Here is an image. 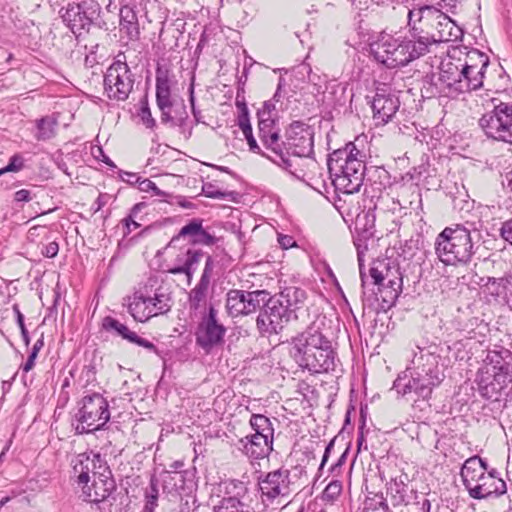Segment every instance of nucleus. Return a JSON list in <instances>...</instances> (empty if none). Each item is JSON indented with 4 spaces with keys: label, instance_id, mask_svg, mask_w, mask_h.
Wrapping results in <instances>:
<instances>
[{
    "label": "nucleus",
    "instance_id": "obj_1",
    "mask_svg": "<svg viewBox=\"0 0 512 512\" xmlns=\"http://www.w3.org/2000/svg\"><path fill=\"white\" fill-rule=\"evenodd\" d=\"M324 317L317 318L304 331L291 338L289 355L302 370L310 374L329 373L335 370L336 349L325 327Z\"/></svg>",
    "mask_w": 512,
    "mask_h": 512
},
{
    "label": "nucleus",
    "instance_id": "obj_2",
    "mask_svg": "<svg viewBox=\"0 0 512 512\" xmlns=\"http://www.w3.org/2000/svg\"><path fill=\"white\" fill-rule=\"evenodd\" d=\"M306 300V292L298 287H286L279 293L267 296L256 318V328L261 336L281 333L284 327L297 319L296 312Z\"/></svg>",
    "mask_w": 512,
    "mask_h": 512
},
{
    "label": "nucleus",
    "instance_id": "obj_3",
    "mask_svg": "<svg viewBox=\"0 0 512 512\" xmlns=\"http://www.w3.org/2000/svg\"><path fill=\"white\" fill-rule=\"evenodd\" d=\"M478 369L476 383L479 394L497 401L504 389L512 382V351L500 345L488 348Z\"/></svg>",
    "mask_w": 512,
    "mask_h": 512
},
{
    "label": "nucleus",
    "instance_id": "obj_4",
    "mask_svg": "<svg viewBox=\"0 0 512 512\" xmlns=\"http://www.w3.org/2000/svg\"><path fill=\"white\" fill-rule=\"evenodd\" d=\"M363 157L353 142L329 154L328 171L337 191L353 194L360 190L367 171Z\"/></svg>",
    "mask_w": 512,
    "mask_h": 512
},
{
    "label": "nucleus",
    "instance_id": "obj_5",
    "mask_svg": "<svg viewBox=\"0 0 512 512\" xmlns=\"http://www.w3.org/2000/svg\"><path fill=\"white\" fill-rule=\"evenodd\" d=\"M480 232L466 224L448 226L438 234L435 253L445 265H466L478 249Z\"/></svg>",
    "mask_w": 512,
    "mask_h": 512
},
{
    "label": "nucleus",
    "instance_id": "obj_6",
    "mask_svg": "<svg viewBox=\"0 0 512 512\" xmlns=\"http://www.w3.org/2000/svg\"><path fill=\"white\" fill-rule=\"evenodd\" d=\"M110 419L107 400L99 393L86 395L74 415L75 434H89L104 428Z\"/></svg>",
    "mask_w": 512,
    "mask_h": 512
},
{
    "label": "nucleus",
    "instance_id": "obj_7",
    "mask_svg": "<svg viewBox=\"0 0 512 512\" xmlns=\"http://www.w3.org/2000/svg\"><path fill=\"white\" fill-rule=\"evenodd\" d=\"M415 17L419 21L426 22L434 29L432 33L428 32L431 45L442 42H455L462 38V29L450 17L433 6H423L417 11L409 10V25H411Z\"/></svg>",
    "mask_w": 512,
    "mask_h": 512
},
{
    "label": "nucleus",
    "instance_id": "obj_8",
    "mask_svg": "<svg viewBox=\"0 0 512 512\" xmlns=\"http://www.w3.org/2000/svg\"><path fill=\"white\" fill-rule=\"evenodd\" d=\"M134 75L124 54H119L104 74V91L110 100L125 101L134 86Z\"/></svg>",
    "mask_w": 512,
    "mask_h": 512
},
{
    "label": "nucleus",
    "instance_id": "obj_9",
    "mask_svg": "<svg viewBox=\"0 0 512 512\" xmlns=\"http://www.w3.org/2000/svg\"><path fill=\"white\" fill-rule=\"evenodd\" d=\"M478 123L487 138L512 144V104L500 102L494 105Z\"/></svg>",
    "mask_w": 512,
    "mask_h": 512
},
{
    "label": "nucleus",
    "instance_id": "obj_10",
    "mask_svg": "<svg viewBox=\"0 0 512 512\" xmlns=\"http://www.w3.org/2000/svg\"><path fill=\"white\" fill-rule=\"evenodd\" d=\"M439 360V355L423 350L420 351V356L414 360L416 367L413 377L414 384H416V395L419 398H429L433 388L442 382L444 374L439 368Z\"/></svg>",
    "mask_w": 512,
    "mask_h": 512
},
{
    "label": "nucleus",
    "instance_id": "obj_11",
    "mask_svg": "<svg viewBox=\"0 0 512 512\" xmlns=\"http://www.w3.org/2000/svg\"><path fill=\"white\" fill-rule=\"evenodd\" d=\"M101 13V6L95 0H83L71 2L62 15L63 21L70 28L73 34L80 37L89 31L90 27L98 20Z\"/></svg>",
    "mask_w": 512,
    "mask_h": 512
},
{
    "label": "nucleus",
    "instance_id": "obj_12",
    "mask_svg": "<svg viewBox=\"0 0 512 512\" xmlns=\"http://www.w3.org/2000/svg\"><path fill=\"white\" fill-rule=\"evenodd\" d=\"M370 53L377 62L388 68L408 64L407 59H405L406 52L401 42V36L381 34L377 40L370 44Z\"/></svg>",
    "mask_w": 512,
    "mask_h": 512
},
{
    "label": "nucleus",
    "instance_id": "obj_13",
    "mask_svg": "<svg viewBox=\"0 0 512 512\" xmlns=\"http://www.w3.org/2000/svg\"><path fill=\"white\" fill-rule=\"evenodd\" d=\"M116 482L107 463L100 465L90 482L81 486V496L84 501L100 504L107 501L116 491Z\"/></svg>",
    "mask_w": 512,
    "mask_h": 512
},
{
    "label": "nucleus",
    "instance_id": "obj_14",
    "mask_svg": "<svg viewBox=\"0 0 512 512\" xmlns=\"http://www.w3.org/2000/svg\"><path fill=\"white\" fill-rule=\"evenodd\" d=\"M217 314L215 307L210 305L195 331L196 344L207 353L222 344L226 334V327L219 322Z\"/></svg>",
    "mask_w": 512,
    "mask_h": 512
},
{
    "label": "nucleus",
    "instance_id": "obj_15",
    "mask_svg": "<svg viewBox=\"0 0 512 512\" xmlns=\"http://www.w3.org/2000/svg\"><path fill=\"white\" fill-rule=\"evenodd\" d=\"M287 154L311 156L314 147V130L308 124L294 121L286 130V141L281 143Z\"/></svg>",
    "mask_w": 512,
    "mask_h": 512
},
{
    "label": "nucleus",
    "instance_id": "obj_16",
    "mask_svg": "<svg viewBox=\"0 0 512 512\" xmlns=\"http://www.w3.org/2000/svg\"><path fill=\"white\" fill-rule=\"evenodd\" d=\"M399 107V98L390 87L383 85L376 88L375 95L371 101V108L373 120L377 126L390 122L396 115Z\"/></svg>",
    "mask_w": 512,
    "mask_h": 512
},
{
    "label": "nucleus",
    "instance_id": "obj_17",
    "mask_svg": "<svg viewBox=\"0 0 512 512\" xmlns=\"http://www.w3.org/2000/svg\"><path fill=\"white\" fill-rule=\"evenodd\" d=\"M156 102L161 111L162 123H171L172 125L183 126L187 113L184 111L185 117H180L176 122L171 116V86L169 79V70L166 67L158 66L156 69Z\"/></svg>",
    "mask_w": 512,
    "mask_h": 512
},
{
    "label": "nucleus",
    "instance_id": "obj_18",
    "mask_svg": "<svg viewBox=\"0 0 512 512\" xmlns=\"http://www.w3.org/2000/svg\"><path fill=\"white\" fill-rule=\"evenodd\" d=\"M223 496L214 506V512H251L250 506L243 502L247 488L241 481L228 480L220 485Z\"/></svg>",
    "mask_w": 512,
    "mask_h": 512
},
{
    "label": "nucleus",
    "instance_id": "obj_19",
    "mask_svg": "<svg viewBox=\"0 0 512 512\" xmlns=\"http://www.w3.org/2000/svg\"><path fill=\"white\" fill-rule=\"evenodd\" d=\"M107 463L99 453L83 452L77 454L71 460L72 477L78 486L90 482L96 470H99L101 464Z\"/></svg>",
    "mask_w": 512,
    "mask_h": 512
},
{
    "label": "nucleus",
    "instance_id": "obj_20",
    "mask_svg": "<svg viewBox=\"0 0 512 512\" xmlns=\"http://www.w3.org/2000/svg\"><path fill=\"white\" fill-rule=\"evenodd\" d=\"M461 74V58L449 57L440 63L437 80L449 95L458 96L464 94Z\"/></svg>",
    "mask_w": 512,
    "mask_h": 512
},
{
    "label": "nucleus",
    "instance_id": "obj_21",
    "mask_svg": "<svg viewBox=\"0 0 512 512\" xmlns=\"http://www.w3.org/2000/svg\"><path fill=\"white\" fill-rule=\"evenodd\" d=\"M204 220L193 218L185 224L177 235L169 242V246H174L180 239H187L190 244L212 246L216 244L217 238L203 227Z\"/></svg>",
    "mask_w": 512,
    "mask_h": 512
},
{
    "label": "nucleus",
    "instance_id": "obj_22",
    "mask_svg": "<svg viewBox=\"0 0 512 512\" xmlns=\"http://www.w3.org/2000/svg\"><path fill=\"white\" fill-rule=\"evenodd\" d=\"M259 485L262 496L268 500H274L278 496H286L290 492V471L284 468L271 471L259 482Z\"/></svg>",
    "mask_w": 512,
    "mask_h": 512
},
{
    "label": "nucleus",
    "instance_id": "obj_23",
    "mask_svg": "<svg viewBox=\"0 0 512 512\" xmlns=\"http://www.w3.org/2000/svg\"><path fill=\"white\" fill-rule=\"evenodd\" d=\"M507 492L506 483L498 476L495 469H491L482 477L480 482L471 488L470 497L474 499H487L491 497H499Z\"/></svg>",
    "mask_w": 512,
    "mask_h": 512
},
{
    "label": "nucleus",
    "instance_id": "obj_24",
    "mask_svg": "<svg viewBox=\"0 0 512 512\" xmlns=\"http://www.w3.org/2000/svg\"><path fill=\"white\" fill-rule=\"evenodd\" d=\"M401 42L406 52L405 59H407L408 64L428 53L431 46L428 32L423 34V31L419 32L415 27H412L408 34L401 36Z\"/></svg>",
    "mask_w": 512,
    "mask_h": 512
},
{
    "label": "nucleus",
    "instance_id": "obj_25",
    "mask_svg": "<svg viewBox=\"0 0 512 512\" xmlns=\"http://www.w3.org/2000/svg\"><path fill=\"white\" fill-rule=\"evenodd\" d=\"M147 293H151V300L153 302L154 314L157 316L165 314L171 310L172 297L170 287L163 281L150 278L144 285Z\"/></svg>",
    "mask_w": 512,
    "mask_h": 512
},
{
    "label": "nucleus",
    "instance_id": "obj_26",
    "mask_svg": "<svg viewBox=\"0 0 512 512\" xmlns=\"http://www.w3.org/2000/svg\"><path fill=\"white\" fill-rule=\"evenodd\" d=\"M239 450L251 460L264 459L273 450V442L270 440L247 435L238 441Z\"/></svg>",
    "mask_w": 512,
    "mask_h": 512
},
{
    "label": "nucleus",
    "instance_id": "obj_27",
    "mask_svg": "<svg viewBox=\"0 0 512 512\" xmlns=\"http://www.w3.org/2000/svg\"><path fill=\"white\" fill-rule=\"evenodd\" d=\"M103 327L105 330H113L116 334L130 343L141 346L151 352L157 353V347L150 341L138 336L135 332L131 331L125 324L117 319L107 316L103 320Z\"/></svg>",
    "mask_w": 512,
    "mask_h": 512
},
{
    "label": "nucleus",
    "instance_id": "obj_28",
    "mask_svg": "<svg viewBox=\"0 0 512 512\" xmlns=\"http://www.w3.org/2000/svg\"><path fill=\"white\" fill-rule=\"evenodd\" d=\"M274 156H268L274 163L280 166L282 169L288 171L297 178H303L305 176L304 166L307 158L310 156H297L294 154H287L283 148L278 149Z\"/></svg>",
    "mask_w": 512,
    "mask_h": 512
},
{
    "label": "nucleus",
    "instance_id": "obj_29",
    "mask_svg": "<svg viewBox=\"0 0 512 512\" xmlns=\"http://www.w3.org/2000/svg\"><path fill=\"white\" fill-rule=\"evenodd\" d=\"M366 175L367 181L369 182V187L373 193L371 198H376L377 203L383 201V191L392 185L389 172L383 167L375 166L367 169Z\"/></svg>",
    "mask_w": 512,
    "mask_h": 512
},
{
    "label": "nucleus",
    "instance_id": "obj_30",
    "mask_svg": "<svg viewBox=\"0 0 512 512\" xmlns=\"http://www.w3.org/2000/svg\"><path fill=\"white\" fill-rule=\"evenodd\" d=\"M486 472L487 468H482L481 458L478 456L470 457L464 462L460 476L469 494L471 488H474L480 482Z\"/></svg>",
    "mask_w": 512,
    "mask_h": 512
},
{
    "label": "nucleus",
    "instance_id": "obj_31",
    "mask_svg": "<svg viewBox=\"0 0 512 512\" xmlns=\"http://www.w3.org/2000/svg\"><path fill=\"white\" fill-rule=\"evenodd\" d=\"M120 32L124 33L131 41H136L140 38V27L137 12L131 6L124 5L120 9Z\"/></svg>",
    "mask_w": 512,
    "mask_h": 512
},
{
    "label": "nucleus",
    "instance_id": "obj_32",
    "mask_svg": "<svg viewBox=\"0 0 512 512\" xmlns=\"http://www.w3.org/2000/svg\"><path fill=\"white\" fill-rule=\"evenodd\" d=\"M258 134L263 145L275 153L281 148L279 139V130L276 127L275 120L258 121Z\"/></svg>",
    "mask_w": 512,
    "mask_h": 512
},
{
    "label": "nucleus",
    "instance_id": "obj_33",
    "mask_svg": "<svg viewBox=\"0 0 512 512\" xmlns=\"http://www.w3.org/2000/svg\"><path fill=\"white\" fill-rule=\"evenodd\" d=\"M410 491L402 476L393 478L387 483V495L390 496L394 506L409 502V499L412 498Z\"/></svg>",
    "mask_w": 512,
    "mask_h": 512
},
{
    "label": "nucleus",
    "instance_id": "obj_34",
    "mask_svg": "<svg viewBox=\"0 0 512 512\" xmlns=\"http://www.w3.org/2000/svg\"><path fill=\"white\" fill-rule=\"evenodd\" d=\"M378 207V203L375 202L373 208H369L367 211H363L356 217V234H362L364 238L375 237V210Z\"/></svg>",
    "mask_w": 512,
    "mask_h": 512
},
{
    "label": "nucleus",
    "instance_id": "obj_35",
    "mask_svg": "<svg viewBox=\"0 0 512 512\" xmlns=\"http://www.w3.org/2000/svg\"><path fill=\"white\" fill-rule=\"evenodd\" d=\"M203 255L202 250L188 249L185 253H182L183 264L175 265L173 268L169 269V272L174 275L185 274L190 278L195 271V266L199 263Z\"/></svg>",
    "mask_w": 512,
    "mask_h": 512
},
{
    "label": "nucleus",
    "instance_id": "obj_36",
    "mask_svg": "<svg viewBox=\"0 0 512 512\" xmlns=\"http://www.w3.org/2000/svg\"><path fill=\"white\" fill-rule=\"evenodd\" d=\"M249 424L253 429L254 437L267 438V440L274 441V427L271 420L263 414H252Z\"/></svg>",
    "mask_w": 512,
    "mask_h": 512
},
{
    "label": "nucleus",
    "instance_id": "obj_37",
    "mask_svg": "<svg viewBox=\"0 0 512 512\" xmlns=\"http://www.w3.org/2000/svg\"><path fill=\"white\" fill-rule=\"evenodd\" d=\"M143 293L137 290L134 294L128 298V311L131 316L139 322H145L148 319L152 318L151 309L147 310V306H145V299L142 296Z\"/></svg>",
    "mask_w": 512,
    "mask_h": 512
},
{
    "label": "nucleus",
    "instance_id": "obj_38",
    "mask_svg": "<svg viewBox=\"0 0 512 512\" xmlns=\"http://www.w3.org/2000/svg\"><path fill=\"white\" fill-rule=\"evenodd\" d=\"M461 72L463 93L475 91L483 87L485 73L462 65Z\"/></svg>",
    "mask_w": 512,
    "mask_h": 512
},
{
    "label": "nucleus",
    "instance_id": "obj_39",
    "mask_svg": "<svg viewBox=\"0 0 512 512\" xmlns=\"http://www.w3.org/2000/svg\"><path fill=\"white\" fill-rule=\"evenodd\" d=\"M226 310L232 317L245 315V290L231 289L227 292Z\"/></svg>",
    "mask_w": 512,
    "mask_h": 512
},
{
    "label": "nucleus",
    "instance_id": "obj_40",
    "mask_svg": "<svg viewBox=\"0 0 512 512\" xmlns=\"http://www.w3.org/2000/svg\"><path fill=\"white\" fill-rule=\"evenodd\" d=\"M482 286L485 287L488 295L493 297L494 299H497L499 297H505L508 290L509 281L507 278L500 277H487V278H481Z\"/></svg>",
    "mask_w": 512,
    "mask_h": 512
},
{
    "label": "nucleus",
    "instance_id": "obj_41",
    "mask_svg": "<svg viewBox=\"0 0 512 512\" xmlns=\"http://www.w3.org/2000/svg\"><path fill=\"white\" fill-rule=\"evenodd\" d=\"M490 60L487 54L478 49H472L467 52L466 57L462 59V66H467L480 72L486 73Z\"/></svg>",
    "mask_w": 512,
    "mask_h": 512
},
{
    "label": "nucleus",
    "instance_id": "obj_42",
    "mask_svg": "<svg viewBox=\"0 0 512 512\" xmlns=\"http://www.w3.org/2000/svg\"><path fill=\"white\" fill-rule=\"evenodd\" d=\"M209 284L200 282L196 284V286L191 289L188 296L189 308L191 311H198L200 308L204 307L207 301Z\"/></svg>",
    "mask_w": 512,
    "mask_h": 512
},
{
    "label": "nucleus",
    "instance_id": "obj_43",
    "mask_svg": "<svg viewBox=\"0 0 512 512\" xmlns=\"http://www.w3.org/2000/svg\"><path fill=\"white\" fill-rule=\"evenodd\" d=\"M268 294L266 290L245 291V315L260 311Z\"/></svg>",
    "mask_w": 512,
    "mask_h": 512
},
{
    "label": "nucleus",
    "instance_id": "obj_44",
    "mask_svg": "<svg viewBox=\"0 0 512 512\" xmlns=\"http://www.w3.org/2000/svg\"><path fill=\"white\" fill-rule=\"evenodd\" d=\"M58 121L53 116L42 117L37 121L36 138L40 141H46L56 135Z\"/></svg>",
    "mask_w": 512,
    "mask_h": 512
},
{
    "label": "nucleus",
    "instance_id": "obj_45",
    "mask_svg": "<svg viewBox=\"0 0 512 512\" xmlns=\"http://www.w3.org/2000/svg\"><path fill=\"white\" fill-rule=\"evenodd\" d=\"M412 494V498L409 499V502H406L404 505L406 507L405 511L402 512H430L431 511V501L427 498L425 494H419L416 491H410Z\"/></svg>",
    "mask_w": 512,
    "mask_h": 512
},
{
    "label": "nucleus",
    "instance_id": "obj_46",
    "mask_svg": "<svg viewBox=\"0 0 512 512\" xmlns=\"http://www.w3.org/2000/svg\"><path fill=\"white\" fill-rule=\"evenodd\" d=\"M370 239L371 238L362 237V234H356L354 236V245L357 250V258H358V263H359L360 277H361V282H362L363 287H365V285L367 283V276L364 272V265H363L364 255H365V252L368 250V241Z\"/></svg>",
    "mask_w": 512,
    "mask_h": 512
},
{
    "label": "nucleus",
    "instance_id": "obj_47",
    "mask_svg": "<svg viewBox=\"0 0 512 512\" xmlns=\"http://www.w3.org/2000/svg\"><path fill=\"white\" fill-rule=\"evenodd\" d=\"M422 244L423 240L421 239L420 235H417L416 237H411L410 239L405 240L404 243L400 245L398 249V255L402 257L404 260H411L416 256Z\"/></svg>",
    "mask_w": 512,
    "mask_h": 512
},
{
    "label": "nucleus",
    "instance_id": "obj_48",
    "mask_svg": "<svg viewBox=\"0 0 512 512\" xmlns=\"http://www.w3.org/2000/svg\"><path fill=\"white\" fill-rule=\"evenodd\" d=\"M388 283L389 285L387 287L383 286L382 289L380 287L378 289L381 294L382 301L391 306L395 303L401 292L402 279L400 278L398 282L389 280Z\"/></svg>",
    "mask_w": 512,
    "mask_h": 512
},
{
    "label": "nucleus",
    "instance_id": "obj_49",
    "mask_svg": "<svg viewBox=\"0 0 512 512\" xmlns=\"http://www.w3.org/2000/svg\"><path fill=\"white\" fill-rule=\"evenodd\" d=\"M413 375L409 378L406 374L399 375L394 383L393 389L397 392L398 395H408L414 393L416 395V384Z\"/></svg>",
    "mask_w": 512,
    "mask_h": 512
},
{
    "label": "nucleus",
    "instance_id": "obj_50",
    "mask_svg": "<svg viewBox=\"0 0 512 512\" xmlns=\"http://www.w3.org/2000/svg\"><path fill=\"white\" fill-rule=\"evenodd\" d=\"M143 205V203L135 204L132 207L130 214L122 220L125 229L124 236H127L132 232L131 226L134 228H138L140 226V224L134 220V217L140 212Z\"/></svg>",
    "mask_w": 512,
    "mask_h": 512
},
{
    "label": "nucleus",
    "instance_id": "obj_51",
    "mask_svg": "<svg viewBox=\"0 0 512 512\" xmlns=\"http://www.w3.org/2000/svg\"><path fill=\"white\" fill-rule=\"evenodd\" d=\"M24 168V158L21 154L16 153L10 159L8 164L0 169V176L7 172H19Z\"/></svg>",
    "mask_w": 512,
    "mask_h": 512
},
{
    "label": "nucleus",
    "instance_id": "obj_52",
    "mask_svg": "<svg viewBox=\"0 0 512 512\" xmlns=\"http://www.w3.org/2000/svg\"><path fill=\"white\" fill-rule=\"evenodd\" d=\"M343 486L340 480H332L323 491V498L326 500H335L342 492Z\"/></svg>",
    "mask_w": 512,
    "mask_h": 512
},
{
    "label": "nucleus",
    "instance_id": "obj_53",
    "mask_svg": "<svg viewBox=\"0 0 512 512\" xmlns=\"http://www.w3.org/2000/svg\"><path fill=\"white\" fill-rule=\"evenodd\" d=\"M139 189L142 192H152L153 195L162 197V198H167V197L171 196L169 193H166V192L160 190L156 186V184L153 181H151L150 179L141 180V182H139ZM164 200L168 201L167 199H164Z\"/></svg>",
    "mask_w": 512,
    "mask_h": 512
},
{
    "label": "nucleus",
    "instance_id": "obj_54",
    "mask_svg": "<svg viewBox=\"0 0 512 512\" xmlns=\"http://www.w3.org/2000/svg\"><path fill=\"white\" fill-rule=\"evenodd\" d=\"M202 192L206 197L212 199H226L229 195L232 194L231 192L219 190L216 186H214L211 183H205L202 186Z\"/></svg>",
    "mask_w": 512,
    "mask_h": 512
},
{
    "label": "nucleus",
    "instance_id": "obj_55",
    "mask_svg": "<svg viewBox=\"0 0 512 512\" xmlns=\"http://www.w3.org/2000/svg\"><path fill=\"white\" fill-rule=\"evenodd\" d=\"M381 501H386L383 494H375L373 497H367L364 512H376L378 509L384 508V505L380 503Z\"/></svg>",
    "mask_w": 512,
    "mask_h": 512
},
{
    "label": "nucleus",
    "instance_id": "obj_56",
    "mask_svg": "<svg viewBox=\"0 0 512 512\" xmlns=\"http://www.w3.org/2000/svg\"><path fill=\"white\" fill-rule=\"evenodd\" d=\"M189 102L192 109V114L195 120L196 124L203 123L205 124L203 120V115L200 110H198L195 106V96H194V78L192 79V82L189 87Z\"/></svg>",
    "mask_w": 512,
    "mask_h": 512
},
{
    "label": "nucleus",
    "instance_id": "obj_57",
    "mask_svg": "<svg viewBox=\"0 0 512 512\" xmlns=\"http://www.w3.org/2000/svg\"><path fill=\"white\" fill-rule=\"evenodd\" d=\"M428 172V165L421 164L417 167H413L411 171L407 173V176L410 180L418 184L423 177L426 176Z\"/></svg>",
    "mask_w": 512,
    "mask_h": 512
},
{
    "label": "nucleus",
    "instance_id": "obj_58",
    "mask_svg": "<svg viewBox=\"0 0 512 512\" xmlns=\"http://www.w3.org/2000/svg\"><path fill=\"white\" fill-rule=\"evenodd\" d=\"M379 266H383V263L374 262L369 269V276L372 279V283L380 287L382 285V282L384 281V276L382 271L379 269Z\"/></svg>",
    "mask_w": 512,
    "mask_h": 512
},
{
    "label": "nucleus",
    "instance_id": "obj_59",
    "mask_svg": "<svg viewBox=\"0 0 512 512\" xmlns=\"http://www.w3.org/2000/svg\"><path fill=\"white\" fill-rule=\"evenodd\" d=\"M499 233L501 238L512 246V218L502 222Z\"/></svg>",
    "mask_w": 512,
    "mask_h": 512
},
{
    "label": "nucleus",
    "instance_id": "obj_60",
    "mask_svg": "<svg viewBox=\"0 0 512 512\" xmlns=\"http://www.w3.org/2000/svg\"><path fill=\"white\" fill-rule=\"evenodd\" d=\"M213 269H214V260L210 255H208L206 257L205 266H204V269H203V272H202V275H201L199 281L210 285V278H211Z\"/></svg>",
    "mask_w": 512,
    "mask_h": 512
},
{
    "label": "nucleus",
    "instance_id": "obj_61",
    "mask_svg": "<svg viewBox=\"0 0 512 512\" xmlns=\"http://www.w3.org/2000/svg\"><path fill=\"white\" fill-rule=\"evenodd\" d=\"M139 116L141 117V119H142L143 123L146 125V127L153 128L155 126V124H156L155 119L152 117L150 108L148 107L147 103L142 105V107L140 109Z\"/></svg>",
    "mask_w": 512,
    "mask_h": 512
},
{
    "label": "nucleus",
    "instance_id": "obj_62",
    "mask_svg": "<svg viewBox=\"0 0 512 512\" xmlns=\"http://www.w3.org/2000/svg\"><path fill=\"white\" fill-rule=\"evenodd\" d=\"M58 252H59V244L56 241L49 242L48 244L44 245L41 249L42 255L47 258L56 257Z\"/></svg>",
    "mask_w": 512,
    "mask_h": 512
},
{
    "label": "nucleus",
    "instance_id": "obj_63",
    "mask_svg": "<svg viewBox=\"0 0 512 512\" xmlns=\"http://www.w3.org/2000/svg\"><path fill=\"white\" fill-rule=\"evenodd\" d=\"M349 448H346V450L341 454V456L338 458V460L331 465L329 468L330 473L333 476H338L341 472V467L344 465L347 459Z\"/></svg>",
    "mask_w": 512,
    "mask_h": 512
},
{
    "label": "nucleus",
    "instance_id": "obj_64",
    "mask_svg": "<svg viewBox=\"0 0 512 512\" xmlns=\"http://www.w3.org/2000/svg\"><path fill=\"white\" fill-rule=\"evenodd\" d=\"M238 126L242 130V132H250L252 127L249 120V111L243 110V112L238 115Z\"/></svg>",
    "mask_w": 512,
    "mask_h": 512
}]
</instances>
